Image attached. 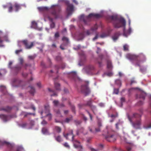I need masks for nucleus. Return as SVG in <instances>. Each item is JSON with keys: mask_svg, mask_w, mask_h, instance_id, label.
I'll return each mask as SVG.
<instances>
[{"mask_svg": "<svg viewBox=\"0 0 151 151\" xmlns=\"http://www.w3.org/2000/svg\"><path fill=\"white\" fill-rule=\"evenodd\" d=\"M126 57L130 61H134L135 66H138L140 67L141 63L144 62L146 60L145 56L142 53L140 54L137 55L128 54L127 55Z\"/></svg>", "mask_w": 151, "mask_h": 151, "instance_id": "f257e3e1", "label": "nucleus"}, {"mask_svg": "<svg viewBox=\"0 0 151 151\" xmlns=\"http://www.w3.org/2000/svg\"><path fill=\"white\" fill-rule=\"evenodd\" d=\"M110 18L115 28H119L125 26L126 22L123 18H119L116 16L112 15Z\"/></svg>", "mask_w": 151, "mask_h": 151, "instance_id": "f03ea898", "label": "nucleus"}, {"mask_svg": "<svg viewBox=\"0 0 151 151\" xmlns=\"http://www.w3.org/2000/svg\"><path fill=\"white\" fill-rule=\"evenodd\" d=\"M63 136L67 139H69L70 138L72 139L73 144V146L75 147L78 148L79 151H82L83 147L81 145L80 142L74 138V135L73 134V131L72 130H70L69 131V132L67 133L66 135L63 134Z\"/></svg>", "mask_w": 151, "mask_h": 151, "instance_id": "7ed1b4c3", "label": "nucleus"}, {"mask_svg": "<svg viewBox=\"0 0 151 151\" xmlns=\"http://www.w3.org/2000/svg\"><path fill=\"white\" fill-rule=\"evenodd\" d=\"M141 114L137 113H135L133 114L132 117L135 118H139V119H137L134 122H132L131 118L129 116H128V118L129 121L132 124L133 127L136 129H141V126L142 124V120L140 118L142 113V112L141 111Z\"/></svg>", "mask_w": 151, "mask_h": 151, "instance_id": "20e7f679", "label": "nucleus"}, {"mask_svg": "<svg viewBox=\"0 0 151 151\" xmlns=\"http://www.w3.org/2000/svg\"><path fill=\"white\" fill-rule=\"evenodd\" d=\"M60 7L58 6L53 5L51 6V13L55 19L60 17Z\"/></svg>", "mask_w": 151, "mask_h": 151, "instance_id": "39448f33", "label": "nucleus"}, {"mask_svg": "<svg viewBox=\"0 0 151 151\" xmlns=\"http://www.w3.org/2000/svg\"><path fill=\"white\" fill-rule=\"evenodd\" d=\"M101 17V14H96L91 13L89 14L87 16L84 17V16L82 15L81 16V18H83V22L86 25L88 24V22H89L91 19L92 17H95L96 18H99Z\"/></svg>", "mask_w": 151, "mask_h": 151, "instance_id": "423d86ee", "label": "nucleus"}, {"mask_svg": "<svg viewBox=\"0 0 151 151\" xmlns=\"http://www.w3.org/2000/svg\"><path fill=\"white\" fill-rule=\"evenodd\" d=\"M66 4L67 6V16H69L72 14L74 10V6L72 4H70L69 1H66Z\"/></svg>", "mask_w": 151, "mask_h": 151, "instance_id": "0eeeda50", "label": "nucleus"}, {"mask_svg": "<svg viewBox=\"0 0 151 151\" xmlns=\"http://www.w3.org/2000/svg\"><path fill=\"white\" fill-rule=\"evenodd\" d=\"M94 66L92 65H88L86 66L83 69L84 72L88 74L92 73V71L95 70Z\"/></svg>", "mask_w": 151, "mask_h": 151, "instance_id": "6e6552de", "label": "nucleus"}, {"mask_svg": "<svg viewBox=\"0 0 151 151\" xmlns=\"http://www.w3.org/2000/svg\"><path fill=\"white\" fill-rule=\"evenodd\" d=\"M22 42V43L24 45L25 48L27 49H30L34 46V42H31L30 45H29L28 40H24L19 42V44Z\"/></svg>", "mask_w": 151, "mask_h": 151, "instance_id": "1a4fd4ad", "label": "nucleus"}, {"mask_svg": "<svg viewBox=\"0 0 151 151\" xmlns=\"http://www.w3.org/2000/svg\"><path fill=\"white\" fill-rule=\"evenodd\" d=\"M81 91L85 95L87 96L90 93V91L87 85L82 86L81 87Z\"/></svg>", "mask_w": 151, "mask_h": 151, "instance_id": "9d476101", "label": "nucleus"}, {"mask_svg": "<svg viewBox=\"0 0 151 151\" xmlns=\"http://www.w3.org/2000/svg\"><path fill=\"white\" fill-rule=\"evenodd\" d=\"M106 139L109 142H113L116 140L115 136L113 134L108 133L105 136Z\"/></svg>", "mask_w": 151, "mask_h": 151, "instance_id": "9b49d317", "label": "nucleus"}, {"mask_svg": "<svg viewBox=\"0 0 151 151\" xmlns=\"http://www.w3.org/2000/svg\"><path fill=\"white\" fill-rule=\"evenodd\" d=\"M98 28V26L96 24H95L93 27L91 28L89 30H88L86 32V34L87 35L92 34L93 32L95 31Z\"/></svg>", "mask_w": 151, "mask_h": 151, "instance_id": "f8f14e48", "label": "nucleus"}, {"mask_svg": "<svg viewBox=\"0 0 151 151\" xmlns=\"http://www.w3.org/2000/svg\"><path fill=\"white\" fill-rule=\"evenodd\" d=\"M13 82L14 83L17 84V86H21L23 88L22 84L24 83V82L20 81L17 78H15L13 80Z\"/></svg>", "mask_w": 151, "mask_h": 151, "instance_id": "ddd939ff", "label": "nucleus"}, {"mask_svg": "<svg viewBox=\"0 0 151 151\" xmlns=\"http://www.w3.org/2000/svg\"><path fill=\"white\" fill-rule=\"evenodd\" d=\"M121 35L120 32H115L112 37L113 40L115 41L119 38V37Z\"/></svg>", "mask_w": 151, "mask_h": 151, "instance_id": "4468645a", "label": "nucleus"}, {"mask_svg": "<svg viewBox=\"0 0 151 151\" xmlns=\"http://www.w3.org/2000/svg\"><path fill=\"white\" fill-rule=\"evenodd\" d=\"M147 94L144 91H141L139 94V97L140 99H142L143 100H145V97L146 96Z\"/></svg>", "mask_w": 151, "mask_h": 151, "instance_id": "2eb2a0df", "label": "nucleus"}, {"mask_svg": "<svg viewBox=\"0 0 151 151\" xmlns=\"http://www.w3.org/2000/svg\"><path fill=\"white\" fill-rule=\"evenodd\" d=\"M54 130L57 132L60 133L61 132V128L59 127L55 126L54 127Z\"/></svg>", "mask_w": 151, "mask_h": 151, "instance_id": "dca6fc26", "label": "nucleus"}, {"mask_svg": "<svg viewBox=\"0 0 151 151\" xmlns=\"http://www.w3.org/2000/svg\"><path fill=\"white\" fill-rule=\"evenodd\" d=\"M38 9L40 11L44 12V11H48V8L46 7H40L38 8Z\"/></svg>", "mask_w": 151, "mask_h": 151, "instance_id": "f3484780", "label": "nucleus"}, {"mask_svg": "<svg viewBox=\"0 0 151 151\" xmlns=\"http://www.w3.org/2000/svg\"><path fill=\"white\" fill-rule=\"evenodd\" d=\"M107 67L108 68L111 69L112 68V64L111 61L108 59L107 60Z\"/></svg>", "mask_w": 151, "mask_h": 151, "instance_id": "a211bd4d", "label": "nucleus"}, {"mask_svg": "<svg viewBox=\"0 0 151 151\" xmlns=\"http://www.w3.org/2000/svg\"><path fill=\"white\" fill-rule=\"evenodd\" d=\"M8 116L6 115L2 114L0 115V117L4 122H6L7 121Z\"/></svg>", "mask_w": 151, "mask_h": 151, "instance_id": "6ab92c4d", "label": "nucleus"}, {"mask_svg": "<svg viewBox=\"0 0 151 151\" xmlns=\"http://www.w3.org/2000/svg\"><path fill=\"white\" fill-rule=\"evenodd\" d=\"M65 67V65L64 63H63L61 65V68L63 69H64ZM55 68L57 70H58L60 68V66H58V65H56L55 66Z\"/></svg>", "mask_w": 151, "mask_h": 151, "instance_id": "aec40b11", "label": "nucleus"}, {"mask_svg": "<svg viewBox=\"0 0 151 151\" xmlns=\"http://www.w3.org/2000/svg\"><path fill=\"white\" fill-rule=\"evenodd\" d=\"M14 7L15 9V11L17 12L19 9H21V7L19 4L15 3L14 5Z\"/></svg>", "mask_w": 151, "mask_h": 151, "instance_id": "412c9836", "label": "nucleus"}, {"mask_svg": "<svg viewBox=\"0 0 151 151\" xmlns=\"http://www.w3.org/2000/svg\"><path fill=\"white\" fill-rule=\"evenodd\" d=\"M42 133L45 134H49L48 130L45 128H43L42 130Z\"/></svg>", "mask_w": 151, "mask_h": 151, "instance_id": "4be33fe9", "label": "nucleus"}, {"mask_svg": "<svg viewBox=\"0 0 151 151\" xmlns=\"http://www.w3.org/2000/svg\"><path fill=\"white\" fill-rule=\"evenodd\" d=\"M12 108L9 106H7L5 108H2L1 110L5 111L6 112H9L11 110Z\"/></svg>", "mask_w": 151, "mask_h": 151, "instance_id": "5701e85b", "label": "nucleus"}, {"mask_svg": "<svg viewBox=\"0 0 151 151\" xmlns=\"http://www.w3.org/2000/svg\"><path fill=\"white\" fill-rule=\"evenodd\" d=\"M55 137L56 140L58 142H60L62 141V139L60 135H58L57 137L55 136Z\"/></svg>", "mask_w": 151, "mask_h": 151, "instance_id": "b1692460", "label": "nucleus"}, {"mask_svg": "<svg viewBox=\"0 0 151 151\" xmlns=\"http://www.w3.org/2000/svg\"><path fill=\"white\" fill-rule=\"evenodd\" d=\"M13 68L16 72L18 73L21 69V67L19 66H16L14 67Z\"/></svg>", "mask_w": 151, "mask_h": 151, "instance_id": "393cba45", "label": "nucleus"}, {"mask_svg": "<svg viewBox=\"0 0 151 151\" xmlns=\"http://www.w3.org/2000/svg\"><path fill=\"white\" fill-rule=\"evenodd\" d=\"M29 88L30 89L29 91L30 93L32 95H33L35 92V89L32 86H30L29 87Z\"/></svg>", "mask_w": 151, "mask_h": 151, "instance_id": "a878e982", "label": "nucleus"}, {"mask_svg": "<svg viewBox=\"0 0 151 151\" xmlns=\"http://www.w3.org/2000/svg\"><path fill=\"white\" fill-rule=\"evenodd\" d=\"M7 6H9L8 11L9 12H11L13 10V7L11 3H9L7 4Z\"/></svg>", "mask_w": 151, "mask_h": 151, "instance_id": "bb28decb", "label": "nucleus"}, {"mask_svg": "<svg viewBox=\"0 0 151 151\" xmlns=\"http://www.w3.org/2000/svg\"><path fill=\"white\" fill-rule=\"evenodd\" d=\"M55 86L56 90L59 91L60 90V84L59 83L55 82Z\"/></svg>", "mask_w": 151, "mask_h": 151, "instance_id": "cd10ccee", "label": "nucleus"}, {"mask_svg": "<svg viewBox=\"0 0 151 151\" xmlns=\"http://www.w3.org/2000/svg\"><path fill=\"white\" fill-rule=\"evenodd\" d=\"M90 107L93 113L95 114V111L96 110V107L95 106H93L92 105Z\"/></svg>", "mask_w": 151, "mask_h": 151, "instance_id": "c85d7f7f", "label": "nucleus"}, {"mask_svg": "<svg viewBox=\"0 0 151 151\" xmlns=\"http://www.w3.org/2000/svg\"><path fill=\"white\" fill-rule=\"evenodd\" d=\"M0 90L2 92H5L6 90V88L4 86H0Z\"/></svg>", "mask_w": 151, "mask_h": 151, "instance_id": "c756f323", "label": "nucleus"}, {"mask_svg": "<svg viewBox=\"0 0 151 151\" xmlns=\"http://www.w3.org/2000/svg\"><path fill=\"white\" fill-rule=\"evenodd\" d=\"M5 144H6L9 146H11V145L9 144V143L6 142H2L0 140V145H3Z\"/></svg>", "mask_w": 151, "mask_h": 151, "instance_id": "7c9ffc66", "label": "nucleus"}, {"mask_svg": "<svg viewBox=\"0 0 151 151\" xmlns=\"http://www.w3.org/2000/svg\"><path fill=\"white\" fill-rule=\"evenodd\" d=\"M115 83L118 85H120V86H121L122 85V83L121 81L119 79H117L115 81Z\"/></svg>", "mask_w": 151, "mask_h": 151, "instance_id": "2f4dec72", "label": "nucleus"}, {"mask_svg": "<svg viewBox=\"0 0 151 151\" xmlns=\"http://www.w3.org/2000/svg\"><path fill=\"white\" fill-rule=\"evenodd\" d=\"M27 123L26 122H24L20 124V126L22 128H25L27 127Z\"/></svg>", "mask_w": 151, "mask_h": 151, "instance_id": "473e14b6", "label": "nucleus"}, {"mask_svg": "<svg viewBox=\"0 0 151 151\" xmlns=\"http://www.w3.org/2000/svg\"><path fill=\"white\" fill-rule=\"evenodd\" d=\"M108 36V34H106L105 33H103L102 34H101L100 35V37L101 38H104L105 37H106Z\"/></svg>", "mask_w": 151, "mask_h": 151, "instance_id": "72a5a7b5", "label": "nucleus"}, {"mask_svg": "<svg viewBox=\"0 0 151 151\" xmlns=\"http://www.w3.org/2000/svg\"><path fill=\"white\" fill-rule=\"evenodd\" d=\"M92 102L91 100H90L87 101V103L86 104V106H89V107L92 105Z\"/></svg>", "mask_w": 151, "mask_h": 151, "instance_id": "f704fd0d", "label": "nucleus"}, {"mask_svg": "<svg viewBox=\"0 0 151 151\" xmlns=\"http://www.w3.org/2000/svg\"><path fill=\"white\" fill-rule=\"evenodd\" d=\"M45 112L47 113L49 111V106H45Z\"/></svg>", "mask_w": 151, "mask_h": 151, "instance_id": "c9c22d12", "label": "nucleus"}, {"mask_svg": "<svg viewBox=\"0 0 151 151\" xmlns=\"http://www.w3.org/2000/svg\"><path fill=\"white\" fill-rule=\"evenodd\" d=\"M62 40L63 41H65L67 44H68V39L66 37H63L62 38Z\"/></svg>", "mask_w": 151, "mask_h": 151, "instance_id": "e433bc0d", "label": "nucleus"}, {"mask_svg": "<svg viewBox=\"0 0 151 151\" xmlns=\"http://www.w3.org/2000/svg\"><path fill=\"white\" fill-rule=\"evenodd\" d=\"M119 92V89L114 88V93L115 94H117Z\"/></svg>", "mask_w": 151, "mask_h": 151, "instance_id": "4c0bfd02", "label": "nucleus"}, {"mask_svg": "<svg viewBox=\"0 0 151 151\" xmlns=\"http://www.w3.org/2000/svg\"><path fill=\"white\" fill-rule=\"evenodd\" d=\"M19 60L20 64L22 65L24 62L23 58H19Z\"/></svg>", "mask_w": 151, "mask_h": 151, "instance_id": "58836bf2", "label": "nucleus"}, {"mask_svg": "<svg viewBox=\"0 0 151 151\" xmlns=\"http://www.w3.org/2000/svg\"><path fill=\"white\" fill-rule=\"evenodd\" d=\"M144 127L146 129H148L151 128V124H150L147 126L144 125Z\"/></svg>", "mask_w": 151, "mask_h": 151, "instance_id": "ea45409f", "label": "nucleus"}, {"mask_svg": "<svg viewBox=\"0 0 151 151\" xmlns=\"http://www.w3.org/2000/svg\"><path fill=\"white\" fill-rule=\"evenodd\" d=\"M123 48L124 50L125 51L128 50V46L126 45H124V46Z\"/></svg>", "mask_w": 151, "mask_h": 151, "instance_id": "a19ab883", "label": "nucleus"}, {"mask_svg": "<svg viewBox=\"0 0 151 151\" xmlns=\"http://www.w3.org/2000/svg\"><path fill=\"white\" fill-rule=\"evenodd\" d=\"M48 89L49 91H50V92L52 91L53 92V94H51V96H57V95L56 94L55 92H54L53 91H52L49 88Z\"/></svg>", "mask_w": 151, "mask_h": 151, "instance_id": "79ce46f5", "label": "nucleus"}, {"mask_svg": "<svg viewBox=\"0 0 151 151\" xmlns=\"http://www.w3.org/2000/svg\"><path fill=\"white\" fill-rule=\"evenodd\" d=\"M72 119V117H70V118H66L65 120V122H66L68 123L69 122L71 119Z\"/></svg>", "mask_w": 151, "mask_h": 151, "instance_id": "37998d69", "label": "nucleus"}, {"mask_svg": "<svg viewBox=\"0 0 151 151\" xmlns=\"http://www.w3.org/2000/svg\"><path fill=\"white\" fill-rule=\"evenodd\" d=\"M32 26L35 27H36L37 24V23L35 21L32 22Z\"/></svg>", "mask_w": 151, "mask_h": 151, "instance_id": "c03bdc74", "label": "nucleus"}, {"mask_svg": "<svg viewBox=\"0 0 151 151\" xmlns=\"http://www.w3.org/2000/svg\"><path fill=\"white\" fill-rule=\"evenodd\" d=\"M46 116L48 117V119L50 120L52 118V115L51 114H46Z\"/></svg>", "mask_w": 151, "mask_h": 151, "instance_id": "a18cd8bd", "label": "nucleus"}, {"mask_svg": "<svg viewBox=\"0 0 151 151\" xmlns=\"http://www.w3.org/2000/svg\"><path fill=\"white\" fill-rule=\"evenodd\" d=\"M53 103L55 106H57L59 102L57 100H54L53 101Z\"/></svg>", "mask_w": 151, "mask_h": 151, "instance_id": "49530a36", "label": "nucleus"}, {"mask_svg": "<svg viewBox=\"0 0 151 151\" xmlns=\"http://www.w3.org/2000/svg\"><path fill=\"white\" fill-rule=\"evenodd\" d=\"M29 121L30 122V124L31 126H33L35 124V121L34 120H29Z\"/></svg>", "mask_w": 151, "mask_h": 151, "instance_id": "de8ad7c7", "label": "nucleus"}, {"mask_svg": "<svg viewBox=\"0 0 151 151\" xmlns=\"http://www.w3.org/2000/svg\"><path fill=\"white\" fill-rule=\"evenodd\" d=\"M63 145L66 147L67 148H70V146L68 144V143L67 142H65L64 144H63Z\"/></svg>", "mask_w": 151, "mask_h": 151, "instance_id": "09e8293b", "label": "nucleus"}, {"mask_svg": "<svg viewBox=\"0 0 151 151\" xmlns=\"http://www.w3.org/2000/svg\"><path fill=\"white\" fill-rule=\"evenodd\" d=\"M55 24L53 22H51V23L50 24V27L51 28H54V27H55Z\"/></svg>", "mask_w": 151, "mask_h": 151, "instance_id": "8fccbe9b", "label": "nucleus"}, {"mask_svg": "<svg viewBox=\"0 0 151 151\" xmlns=\"http://www.w3.org/2000/svg\"><path fill=\"white\" fill-rule=\"evenodd\" d=\"M3 42V40L1 39V37L0 36V47H2L4 46L2 43Z\"/></svg>", "mask_w": 151, "mask_h": 151, "instance_id": "3c124183", "label": "nucleus"}, {"mask_svg": "<svg viewBox=\"0 0 151 151\" xmlns=\"http://www.w3.org/2000/svg\"><path fill=\"white\" fill-rule=\"evenodd\" d=\"M118 114L117 113H116L115 114H112L111 116V118H115L117 117H118Z\"/></svg>", "mask_w": 151, "mask_h": 151, "instance_id": "603ef678", "label": "nucleus"}, {"mask_svg": "<svg viewBox=\"0 0 151 151\" xmlns=\"http://www.w3.org/2000/svg\"><path fill=\"white\" fill-rule=\"evenodd\" d=\"M28 58L30 60H33L35 58L34 55H30L28 57Z\"/></svg>", "mask_w": 151, "mask_h": 151, "instance_id": "864d4df0", "label": "nucleus"}, {"mask_svg": "<svg viewBox=\"0 0 151 151\" xmlns=\"http://www.w3.org/2000/svg\"><path fill=\"white\" fill-rule=\"evenodd\" d=\"M12 61H10L9 62V65H8V67H9V68H11V69L13 68L11 67V65H12Z\"/></svg>", "mask_w": 151, "mask_h": 151, "instance_id": "5fc2aeb1", "label": "nucleus"}, {"mask_svg": "<svg viewBox=\"0 0 151 151\" xmlns=\"http://www.w3.org/2000/svg\"><path fill=\"white\" fill-rule=\"evenodd\" d=\"M56 59L57 61H60L62 60V58L60 56H58L56 57Z\"/></svg>", "mask_w": 151, "mask_h": 151, "instance_id": "6e6d98bb", "label": "nucleus"}, {"mask_svg": "<svg viewBox=\"0 0 151 151\" xmlns=\"http://www.w3.org/2000/svg\"><path fill=\"white\" fill-rule=\"evenodd\" d=\"M75 123L76 125H78L81 123V121H80L76 120L75 121Z\"/></svg>", "mask_w": 151, "mask_h": 151, "instance_id": "4d7b16f0", "label": "nucleus"}, {"mask_svg": "<svg viewBox=\"0 0 151 151\" xmlns=\"http://www.w3.org/2000/svg\"><path fill=\"white\" fill-rule=\"evenodd\" d=\"M71 109H72V111L73 112H74V114H75L76 111H75V107L74 106H72Z\"/></svg>", "mask_w": 151, "mask_h": 151, "instance_id": "13d9d810", "label": "nucleus"}, {"mask_svg": "<svg viewBox=\"0 0 151 151\" xmlns=\"http://www.w3.org/2000/svg\"><path fill=\"white\" fill-rule=\"evenodd\" d=\"M86 111H87V113L89 115L91 120H92V116L91 115V114L89 113V112L88 111L86 110Z\"/></svg>", "mask_w": 151, "mask_h": 151, "instance_id": "bf43d9fd", "label": "nucleus"}, {"mask_svg": "<svg viewBox=\"0 0 151 151\" xmlns=\"http://www.w3.org/2000/svg\"><path fill=\"white\" fill-rule=\"evenodd\" d=\"M98 125L99 127L100 128L102 126V124L100 121H99L98 122Z\"/></svg>", "mask_w": 151, "mask_h": 151, "instance_id": "052dcab7", "label": "nucleus"}, {"mask_svg": "<svg viewBox=\"0 0 151 151\" xmlns=\"http://www.w3.org/2000/svg\"><path fill=\"white\" fill-rule=\"evenodd\" d=\"M59 37V35L58 32H56L55 35V37L58 38Z\"/></svg>", "mask_w": 151, "mask_h": 151, "instance_id": "680f3d73", "label": "nucleus"}, {"mask_svg": "<svg viewBox=\"0 0 151 151\" xmlns=\"http://www.w3.org/2000/svg\"><path fill=\"white\" fill-rule=\"evenodd\" d=\"M99 58L101 60H102L103 58L104 57V55L103 54H100V55L99 56Z\"/></svg>", "mask_w": 151, "mask_h": 151, "instance_id": "e2e57ef3", "label": "nucleus"}, {"mask_svg": "<svg viewBox=\"0 0 151 151\" xmlns=\"http://www.w3.org/2000/svg\"><path fill=\"white\" fill-rule=\"evenodd\" d=\"M143 104V101H139L137 103V105H141Z\"/></svg>", "mask_w": 151, "mask_h": 151, "instance_id": "0e129e2a", "label": "nucleus"}, {"mask_svg": "<svg viewBox=\"0 0 151 151\" xmlns=\"http://www.w3.org/2000/svg\"><path fill=\"white\" fill-rule=\"evenodd\" d=\"M31 65L30 64L27 63H25L24 66V67L26 69L27 67L28 66H30Z\"/></svg>", "mask_w": 151, "mask_h": 151, "instance_id": "69168bd1", "label": "nucleus"}, {"mask_svg": "<svg viewBox=\"0 0 151 151\" xmlns=\"http://www.w3.org/2000/svg\"><path fill=\"white\" fill-rule=\"evenodd\" d=\"M22 49H20L19 50H16L15 51V53H16V54H17L20 52H22Z\"/></svg>", "mask_w": 151, "mask_h": 151, "instance_id": "338daca9", "label": "nucleus"}, {"mask_svg": "<svg viewBox=\"0 0 151 151\" xmlns=\"http://www.w3.org/2000/svg\"><path fill=\"white\" fill-rule=\"evenodd\" d=\"M47 123L46 121L45 120H43V121L41 122V124L43 125L46 124Z\"/></svg>", "mask_w": 151, "mask_h": 151, "instance_id": "774afa93", "label": "nucleus"}]
</instances>
